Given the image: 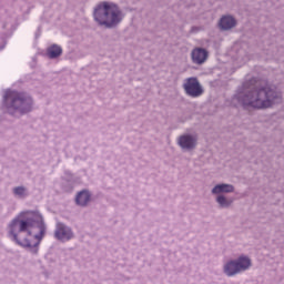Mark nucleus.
<instances>
[{
	"label": "nucleus",
	"mask_w": 284,
	"mask_h": 284,
	"mask_svg": "<svg viewBox=\"0 0 284 284\" xmlns=\"http://www.w3.org/2000/svg\"><path fill=\"white\" fill-rule=\"evenodd\" d=\"M3 105L7 114L11 116H23L30 113L34 105V100L28 93L7 90L3 95Z\"/></svg>",
	"instance_id": "nucleus-3"
},
{
	"label": "nucleus",
	"mask_w": 284,
	"mask_h": 284,
	"mask_svg": "<svg viewBox=\"0 0 284 284\" xmlns=\"http://www.w3.org/2000/svg\"><path fill=\"white\" fill-rule=\"evenodd\" d=\"M54 239L61 241V243H68V241L74 239V232L72 231V227L64 223H58L54 231Z\"/></svg>",
	"instance_id": "nucleus-9"
},
{
	"label": "nucleus",
	"mask_w": 284,
	"mask_h": 284,
	"mask_svg": "<svg viewBox=\"0 0 284 284\" xmlns=\"http://www.w3.org/2000/svg\"><path fill=\"white\" fill-rule=\"evenodd\" d=\"M276 99H278L276 90L261 84L256 78H251L237 88L231 98V104L234 108H243V110H265L272 108Z\"/></svg>",
	"instance_id": "nucleus-2"
},
{
	"label": "nucleus",
	"mask_w": 284,
	"mask_h": 284,
	"mask_svg": "<svg viewBox=\"0 0 284 284\" xmlns=\"http://www.w3.org/2000/svg\"><path fill=\"white\" fill-rule=\"evenodd\" d=\"M199 31V28L197 27H192L191 28V32H197Z\"/></svg>",
	"instance_id": "nucleus-15"
},
{
	"label": "nucleus",
	"mask_w": 284,
	"mask_h": 284,
	"mask_svg": "<svg viewBox=\"0 0 284 284\" xmlns=\"http://www.w3.org/2000/svg\"><path fill=\"white\" fill-rule=\"evenodd\" d=\"M182 88L186 97H191V99H199V97H203L205 93L203 85L196 77L186 78L182 84Z\"/></svg>",
	"instance_id": "nucleus-7"
},
{
	"label": "nucleus",
	"mask_w": 284,
	"mask_h": 284,
	"mask_svg": "<svg viewBox=\"0 0 284 284\" xmlns=\"http://www.w3.org/2000/svg\"><path fill=\"white\" fill-rule=\"evenodd\" d=\"M92 199V194L88 190L80 191L75 196V203L77 205H80L81 207H85L88 205V202Z\"/></svg>",
	"instance_id": "nucleus-12"
},
{
	"label": "nucleus",
	"mask_w": 284,
	"mask_h": 284,
	"mask_svg": "<svg viewBox=\"0 0 284 284\" xmlns=\"http://www.w3.org/2000/svg\"><path fill=\"white\" fill-rule=\"evenodd\" d=\"M93 19L98 26L112 30L123 21V11L118 4L104 1L94 8Z\"/></svg>",
	"instance_id": "nucleus-4"
},
{
	"label": "nucleus",
	"mask_w": 284,
	"mask_h": 284,
	"mask_svg": "<svg viewBox=\"0 0 284 284\" xmlns=\"http://www.w3.org/2000/svg\"><path fill=\"white\" fill-rule=\"evenodd\" d=\"M236 18L233 16L226 14L222 16L219 21V28L223 32H227V30H232V28H236Z\"/></svg>",
	"instance_id": "nucleus-11"
},
{
	"label": "nucleus",
	"mask_w": 284,
	"mask_h": 284,
	"mask_svg": "<svg viewBox=\"0 0 284 284\" xmlns=\"http://www.w3.org/2000/svg\"><path fill=\"white\" fill-rule=\"evenodd\" d=\"M12 194L14 199H19L23 201L24 199H28L30 196V191H28V187L20 185V186H14L12 189Z\"/></svg>",
	"instance_id": "nucleus-13"
},
{
	"label": "nucleus",
	"mask_w": 284,
	"mask_h": 284,
	"mask_svg": "<svg viewBox=\"0 0 284 284\" xmlns=\"http://www.w3.org/2000/svg\"><path fill=\"white\" fill-rule=\"evenodd\" d=\"M7 230L12 243L38 254L39 245L48 234V224L41 212L23 211L8 224Z\"/></svg>",
	"instance_id": "nucleus-1"
},
{
	"label": "nucleus",
	"mask_w": 284,
	"mask_h": 284,
	"mask_svg": "<svg viewBox=\"0 0 284 284\" xmlns=\"http://www.w3.org/2000/svg\"><path fill=\"white\" fill-rule=\"evenodd\" d=\"M36 37L39 38V33H36Z\"/></svg>",
	"instance_id": "nucleus-16"
},
{
	"label": "nucleus",
	"mask_w": 284,
	"mask_h": 284,
	"mask_svg": "<svg viewBox=\"0 0 284 284\" xmlns=\"http://www.w3.org/2000/svg\"><path fill=\"white\" fill-rule=\"evenodd\" d=\"M252 267V260L247 255H241L237 258L229 260L223 264V274L232 278V276H237V274H243Z\"/></svg>",
	"instance_id": "nucleus-6"
},
{
	"label": "nucleus",
	"mask_w": 284,
	"mask_h": 284,
	"mask_svg": "<svg viewBox=\"0 0 284 284\" xmlns=\"http://www.w3.org/2000/svg\"><path fill=\"white\" fill-rule=\"evenodd\" d=\"M233 184L219 183L212 190L211 194L215 196V203H217L220 210H230L234 204V197H229L225 194H233L235 192Z\"/></svg>",
	"instance_id": "nucleus-5"
},
{
	"label": "nucleus",
	"mask_w": 284,
	"mask_h": 284,
	"mask_svg": "<svg viewBox=\"0 0 284 284\" xmlns=\"http://www.w3.org/2000/svg\"><path fill=\"white\" fill-rule=\"evenodd\" d=\"M207 50L203 48H195L191 52V58L193 63L196 65H203L205 61H207Z\"/></svg>",
	"instance_id": "nucleus-10"
},
{
	"label": "nucleus",
	"mask_w": 284,
	"mask_h": 284,
	"mask_svg": "<svg viewBox=\"0 0 284 284\" xmlns=\"http://www.w3.org/2000/svg\"><path fill=\"white\" fill-rule=\"evenodd\" d=\"M178 145L182 152H193L199 145V136L192 133H184L178 138Z\"/></svg>",
	"instance_id": "nucleus-8"
},
{
	"label": "nucleus",
	"mask_w": 284,
	"mask_h": 284,
	"mask_svg": "<svg viewBox=\"0 0 284 284\" xmlns=\"http://www.w3.org/2000/svg\"><path fill=\"white\" fill-rule=\"evenodd\" d=\"M63 54V49L59 44H52L47 49V57L49 59H59Z\"/></svg>",
	"instance_id": "nucleus-14"
}]
</instances>
